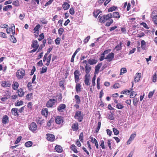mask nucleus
<instances>
[{
    "label": "nucleus",
    "instance_id": "8",
    "mask_svg": "<svg viewBox=\"0 0 157 157\" xmlns=\"http://www.w3.org/2000/svg\"><path fill=\"white\" fill-rule=\"evenodd\" d=\"M66 105L65 104H62L59 105L57 108V110L60 112H63L66 108Z\"/></svg>",
    "mask_w": 157,
    "mask_h": 157
},
{
    "label": "nucleus",
    "instance_id": "11",
    "mask_svg": "<svg viewBox=\"0 0 157 157\" xmlns=\"http://www.w3.org/2000/svg\"><path fill=\"white\" fill-rule=\"evenodd\" d=\"M9 122V117L6 115H4L2 117V122L3 124H6Z\"/></svg>",
    "mask_w": 157,
    "mask_h": 157
},
{
    "label": "nucleus",
    "instance_id": "34",
    "mask_svg": "<svg viewBox=\"0 0 157 157\" xmlns=\"http://www.w3.org/2000/svg\"><path fill=\"white\" fill-rule=\"evenodd\" d=\"M107 22L105 24V26H109L113 22V20L112 19H109L108 20H107Z\"/></svg>",
    "mask_w": 157,
    "mask_h": 157
},
{
    "label": "nucleus",
    "instance_id": "61",
    "mask_svg": "<svg viewBox=\"0 0 157 157\" xmlns=\"http://www.w3.org/2000/svg\"><path fill=\"white\" fill-rule=\"evenodd\" d=\"M108 118L110 120H113L114 119L113 115L112 113H111L109 115Z\"/></svg>",
    "mask_w": 157,
    "mask_h": 157
},
{
    "label": "nucleus",
    "instance_id": "63",
    "mask_svg": "<svg viewBox=\"0 0 157 157\" xmlns=\"http://www.w3.org/2000/svg\"><path fill=\"white\" fill-rule=\"evenodd\" d=\"M70 13L72 15H73L75 13L74 9L73 8H71L69 10Z\"/></svg>",
    "mask_w": 157,
    "mask_h": 157
},
{
    "label": "nucleus",
    "instance_id": "36",
    "mask_svg": "<svg viewBox=\"0 0 157 157\" xmlns=\"http://www.w3.org/2000/svg\"><path fill=\"white\" fill-rule=\"evenodd\" d=\"M124 106L121 103H117L116 105V108L119 109H122L123 108Z\"/></svg>",
    "mask_w": 157,
    "mask_h": 157
},
{
    "label": "nucleus",
    "instance_id": "4",
    "mask_svg": "<svg viewBox=\"0 0 157 157\" xmlns=\"http://www.w3.org/2000/svg\"><path fill=\"white\" fill-rule=\"evenodd\" d=\"M29 128L33 132H35L37 130V126L35 122L31 123L29 125Z\"/></svg>",
    "mask_w": 157,
    "mask_h": 157
},
{
    "label": "nucleus",
    "instance_id": "10",
    "mask_svg": "<svg viewBox=\"0 0 157 157\" xmlns=\"http://www.w3.org/2000/svg\"><path fill=\"white\" fill-rule=\"evenodd\" d=\"M46 136L47 139L49 141H53L55 139V136L52 134H47Z\"/></svg>",
    "mask_w": 157,
    "mask_h": 157
},
{
    "label": "nucleus",
    "instance_id": "18",
    "mask_svg": "<svg viewBox=\"0 0 157 157\" xmlns=\"http://www.w3.org/2000/svg\"><path fill=\"white\" fill-rule=\"evenodd\" d=\"M15 29V26L14 24H12L11 27L7 28L6 29L7 33L8 34H10Z\"/></svg>",
    "mask_w": 157,
    "mask_h": 157
},
{
    "label": "nucleus",
    "instance_id": "59",
    "mask_svg": "<svg viewBox=\"0 0 157 157\" xmlns=\"http://www.w3.org/2000/svg\"><path fill=\"white\" fill-rule=\"evenodd\" d=\"M53 0H50L49 1L46 3L45 6H46L50 5L53 2Z\"/></svg>",
    "mask_w": 157,
    "mask_h": 157
},
{
    "label": "nucleus",
    "instance_id": "52",
    "mask_svg": "<svg viewBox=\"0 0 157 157\" xmlns=\"http://www.w3.org/2000/svg\"><path fill=\"white\" fill-rule=\"evenodd\" d=\"M83 133L82 132L80 134L79 136V139L82 142L83 140Z\"/></svg>",
    "mask_w": 157,
    "mask_h": 157
},
{
    "label": "nucleus",
    "instance_id": "60",
    "mask_svg": "<svg viewBox=\"0 0 157 157\" xmlns=\"http://www.w3.org/2000/svg\"><path fill=\"white\" fill-rule=\"evenodd\" d=\"M154 93V91L150 92L148 94V97L149 98H151L153 96Z\"/></svg>",
    "mask_w": 157,
    "mask_h": 157
},
{
    "label": "nucleus",
    "instance_id": "22",
    "mask_svg": "<svg viewBox=\"0 0 157 157\" xmlns=\"http://www.w3.org/2000/svg\"><path fill=\"white\" fill-rule=\"evenodd\" d=\"M81 85L79 83H76L75 86V90L78 93L80 92L81 91Z\"/></svg>",
    "mask_w": 157,
    "mask_h": 157
},
{
    "label": "nucleus",
    "instance_id": "20",
    "mask_svg": "<svg viewBox=\"0 0 157 157\" xmlns=\"http://www.w3.org/2000/svg\"><path fill=\"white\" fill-rule=\"evenodd\" d=\"M80 50V48H78L75 51V52L74 53L73 55H72V57L71 58V62H74V58L75 57V55H76L77 53Z\"/></svg>",
    "mask_w": 157,
    "mask_h": 157
},
{
    "label": "nucleus",
    "instance_id": "62",
    "mask_svg": "<svg viewBox=\"0 0 157 157\" xmlns=\"http://www.w3.org/2000/svg\"><path fill=\"white\" fill-rule=\"evenodd\" d=\"M90 38V36H88L84 40V42L85 43H87L88 42Z\"/></svg>",
    "mask_w": 157,
    "mask_h": 157
},
{
    "label": "nucleus",
    "instance_id": "19",
    "mask_svg": "<svg viewBox=\"0 0 157 157\" xmlns=\"http://www.w3.org/2000/svg\"><path fill=\"white\" fill-rule=\"evenodd\" d=\"M55 149L56 151L59 153H61L63 151L62 147L60 146L57 145H56L55 147Z\"/></svg>",
    "mask_w": 157,
    "mask_h": 157
},
{
    "label": "nucleus",
    "instance_id": "14",
    "mask_svg": "<svg viewBox=\"0 0 157 157\" xmlns=\"http://www.w3.org/2000/svg\"><path fill=\"white\" fill-rule=\"evenodd\" d=\"M136 136V134L135 133H134L131 134L130 136V137L128 139V140L127 142V145H128L130 144V143H131L132 141L134 138H135Z\"/></svg>",
    "mask_w": 157,
    "mask_h": 157
},
{
    "label": "nucleus",
    "instance_id": "40",
    "mask_svg": "<svg viewBox=\"0 0 157 157\" xmlns=\"http://www.w3.org/2000/svg\"><path fill=\"white\" fill-rule=\"evenodd\" d=\"M127 72V70L125 68H121V72L120 74V75H122L123 74Z\"/></svg>",
    "mask_w": 157,
    "mask_h": 157
},
{
    "label": "nucleus",
    "instance_id": "24",
    "mask_svg": "<svg viewBox=\"0 0 157 157\" xmlns=\"http://www.w3.org/2000/svg\"><path fill=\"white\" fill-rule=\"evenodd\" d=\"M88 62L90 65H93L97 63V61L95 59L90 58L88 60Z\"/></svg>",
    "mask_w": 157,
    "mask_h": 157
},
{
    "label": "nucleus",
    "instance_id": "26",
    "mask_svg": "<svg viewBox=\"0 0 157 157\" xmlns=\"http://www.w3.org/2000/svg\"><path fill=\"white\" fill-rule=\"evenodd\" d=\"M18 94L19 97H22L24 94V92L22 89H19L17 90Z\"/></svg>",
    "mask_w": 157,
    "mask_h": 157
},
{
    "label": "nucleus",
    "instance_id": "1",
    "mask_svg": "<svg viewBox=\"0 0 157 157\" xmlns=\"http://www.w3.org/2000/svg\"><path fill=\"white\" fill-rule=\"evenodd\" d=\"M112 18V15L110 13L104 15L103 17L101 15H100L98 17L99 19V21L101 23H104L107 20L111 19Z\"/></svg>",
    "mask_w": 157,
    "mask_h": 157
},
{
    "label": "nucleus",
    "instance_id": "38",
    "mask_svg": "<svg viewBox=\"0 0 157 157\" xmlns=\"http://www.w3.org/2000/svg\"><path fill=\"white\" fill-rule=\"evenodd\" d=\"M52 57V55L50 54L48 57V58L47 60V63L45 64V65L48 66L49 64L50 61L51 60Z\"/></svg>",
    "mask_w": 157,
    "mask_h": 157
},
{
    "label": "nucleus",
    "instance_id": "57",
    "mask_svg": "<svg viewBox=\"0 0 157 157\" xmlns=\"http://www.w3.org/2000/svg\"><path fill=\"white\" fill-rule=\"evenodd\" d=\"M141 25H142L144 27L147 29H149V27L145 23L142 22L141 24Z\"/></svg>",
    "mask_w": 157,
    "mask_h": 157
},
{
    "label": "nucleus",
    "instance_id": "46",
    "mask_svg": "<svg viewBox=\"0 0 157 157\" xmlns=\"http://www.w3.org/2000/svg\"><path fill=\"white\" fill-rule=\"evenodd\" d=\"M127 91H128V93H129L131 91L129 90H124L122 91L121 92V94H126V95H128V94L127 93Z\"/></svg>",
    "mask_w": 157,
    "mask_h": 157
},
{
    "label": "nucleus",
    "instance_id": "55",
    "mask_svg": "<svg viewBox=\"0 0 157 157\" xmlns=\"http://www.w3.org/2000/svg\"><path fill=\"white\" fill-rule=\"evenodd\" d=\"M153 19L154 23L157 24V16H154L153 17Z\"/></svg>",
    "mask_w": 157,
    "mask_h": 157
},
{
    "label": "nucleus",
    "instance_id": "25",
    "mask_svg": "<svg viewBox=\"0 0 157 157\" xmlns=\"http://www.w3.org/2000/svg\"><path fill=\"white\" fill-rule=\"evenodd\" d=\"M63 8L64 10L68 9L70 7V5L67 2H64L62 5Z\"/></svg>",
    "mask_w": 157,
    "mask_h": 157
},
{
    "label": "nucleus",
    "instance_id": "2",
    "mask_svg": "<svg viewBox=\"0 0 157 157\" xmlns=\"http://www.w3.org/2000/svg\"><path fill=\"white\" fill-rule=\"evenodd\" d=\"M57 103L56 99L52 98L50 99L47 102L46 106L47 107L51 108L54 106Z\"/></svg>",
    "mask_w": 157,
    "mask_h": 157
},
{
    "label": "nucleus",
    "instance_id": "29",
    "mask_svg": "<svg viewBox=\"0 0 157 157\" xmlns=\"http://www.w3.org/2000/svg\"><path fill=\"white\" fill-rule=\"evenodd\" d=\"M85 72L87 74L89 73L91 70V67L87 64H86L85 66Z\"/></svg>",
    "mask_w": 157,
    "mask_h": 157
},
{
    "label": "nucleus",
    "instance_id": "41",
    "mask_svg": "<svg viewBox=\"0 0 157 157\" xmlns=\"http://www.w3.org/2000/svg\"><path fill=\"white\" fill-rule=\"evenodd\" d=\"M46 40H44L43 41V44L40 46V47L39 48V50H41L42 48L44 47L45 44V43H46Z\"/></svg>",
    "mask_w": 157,
    "mask_h": 157
},
{
    "label": "nucleus",
    "instance_id": "32",
    "mask_svg": "<svg viewBox=\"0 0 157 157\" xmlns=\"http://www.w3.org/2000/svg\"><path fill=\"white\" fill-rule=\"evenodd\" d=\"M12 8V6L10 5H8L4 6L3 9L4 10L6 11L8 10L11 9Z\"/></svg>",
    "mask_w": 157,
    "mask_h": 157
},
{
    "label": "nucleus",
    "instance_id": "49",
    "mask_svg": "<svg viewBox=\"0 0 157 157\" xmlns=\"http://www.w3.org/2000/svg\"><path fill=\"white\" fill-rule=\"evenodd\" d=\"M44 37V34L42 33L39 35V37L38 38V40L39 41H40L41 40L43 39Z\"/></svg>",
    "mask_w": 157,
    "mask_h": 157
},
{
    "label": "nucleus",
    "instance_id": "44",
    "mask_svg": "<svg viewBox=\"0 0 157 157\" xmlns=\"http://www.w3.org/2000/svg\"><path fill=\"white\" fill-rule=\"evenodd\" d=\"M157 78V76L156 73H155L152 78V81L154 82H155L156 81Z\"/></svg>",
    "mask_w": 157,
    "mask_h": 157
},
{
    "label": "nucleus",
    "instance_id": "9",
    "mask_svg": "<svg viewBox=\"0 0 157 157\" xmlns=\"http://www.w3.org/2000/svg\"><path fill=\"white\" fill-rule=\"evenodd\" d=\"M56 122L58 124H60L63 122V118L61 116H57L55 119Z\"/></svg>",
    "mask_w": 157,
    "mask_h": 157
},
{
    "label": "nucleus",
    "instance_id": "5",
    "mask_svg": "<svg viewBox=\"0 0 157 157\" xmlns=\"http://www.w3.org/2000/svg\"><path fill=\"white\" fill-rule=\"evenodd\" d=\"M75 117L76 119H77L79 122H81L82 121L83 117L81 116V112L80 111H78L76 112Z\"/></svg>",
    "mask_w": 157,
    "mask_h": 157
},
{
    "label": "nucleus",
    "instance_id": "7",
    "mask_svg": "<svg viewBox=\"0 0 157 157\" xmlns=\"http://www.w3.org/2000/svg\"><path fill=\"white\" fill-rule=\"evenodd\" d=\"M114 56V53L111 52L109 53L107 56L105 57V59H107V61L109 62L111 61L113 59Z\"/></svg>",
    "mask_w": 157,
    "mask_h": 157
},
{
    "label": "nucleus",
    "instance_id": "13",
    "mask_svg": "<svg viewBox=\"0 0 157 157\" xmlns=\"http://www.w3.org/2000/svg\"><path fill=\"white\" fill-rule=\"evenodd\" d=\"M11 85V83L9 81H2L1 84L2 86L4 87H9Z\"/></svg>",
    "mask_w": 157,
    "mask_h": 157
},
{
    "label": "nucleus",
    "instance_id": "23",
    "mask_svg": "<svg viewBox=\"0 0 157 157\" xmlns=\"http://www.w3.org/2000/svg\"><path fill=\"white\" fill-rule=\"evenodd\" d=\"M19 84L17 82H13L12 85V87L13 89L14 90H16L18 88Z\"/></svg>",
    "mask_w": 157,
    "mask_h": 157
},
{
    "label": "nucleus",
    "instance_id": "21",
    "mask_svg": "<svg viewBox=\"0 0 157 157\" xmlns=\"http://www.w3.org/2000/svg\"><path fill=\"white\" fill-rule=\"evenodd\" d=\"M48 110L47 108L44 109H42L41 113L45 117H47L48 116Z\"/></svg>",
    "mask_w": 157,
    "mask_h": 157
},
{
    "label": "nucleus",
    "instance_id": "37",
    "mask_svg": "<svg viewBox=\"0 0 157 157\" xmlns=\"http://www.w3.org/2000/svg\"><path fill=\"white\" fill-rule=\"evenodd\" d=\"M23 104V101H20L17 102H16L14 104V105L15 106H20L22 105Z\"/></svg>",
    "mask_w": 157,
    "mask_h": 157
},
{
    "label": "nucleus",
    "instance_id": "35",
    "mask_svg": "<svg viewBox=\"0 0 157 157\" xmlns=\"http://www.w3.org/2000/svg\"><path fill=\"white\" fill-rule=\"evenodd\" d=\"M75 99H76V103L77 104H79L81 101L80 99V97L79 96L77 95H76L75 96Z\"/></svg>",
    "mask_w": 157,
    "mask_h": 157
},
{
    "label": "nucleus",
    "instance_id": "53",
    "mask_svg": "<svg viewBox=\"0 0 157 157\" xmlns=\"http://www.w3.org/2000/svg\"><path fill=\"white\" fill-rule=\"evenodd\" d=\"M60 41V39L59 38H57L55 40V42L56 44H59Z\"/></svg>",
    "mask_w": 157,
    "mask_h": 157
},
{
    "label": "nucleus",
    "instance_id": "3",
    "mask_svg": "<svg viewBox=\"0 0 157 157\" xmlns=\"http://www.w3.org/2000/svg\"><path fill=\"white\" fill-rule=\"evenodd\" d=\"M25 71L24 70L21 69L17 71L16 73V76L19 79H22L25 75Z\"/></svg>",
    "mask_w": 157,
    "mask_h": 157
},
{
    "label": "nucleus",
    "instance_id": "33",
    "mask_svg": "<svg viewBox=\"0 0 157 157\" xmlns=\"http://www.w3.org/2000/svg\"><path fill=\"white\" fill-rule=\"evenodd\" d=\"M71 149L75 153H77L78 152L76 147L74 144H72L71 146Z\"/></svg>",
    "mask_w": 157,
    "mask_h": 157
},
{
    "label": "nucleus",
    "instance_id": "6",
    "mask_svg": "<svg viewBox=\"0 0 157 157\" xmlns=\"http://www.w3.org/2000/svg\"><path fill=\"white\" fill-rule=\"evenodd\" d=\"M11 97V94L9 92H7V93H6V95L4 96L2 98H1L0 99L2 101L5 102L6 101V100L10 98Z\"/></svg>",
    "mask_w": 157,
    "mask_h": 157
},
{
    "label": "nucleus",
    "instance_id": "54",
    "mask_svg": "<svg viewBox=\"0 0 157 157\" xmlns=\"http://www.w3.org/2000/svg\"><path fill=\"white\" fill-rule=\"evenodd\" d=\"M41 22L43 24H46L48 21L45 18H42L40 20Z\"/></svg>",
    "mask_w": 157,
    "mask_h": 157
},
{
    "label": "nucleus",
    "instance_id": "39",
    "mask_svg": "<svg viewBox=\"0 0 157 157\" xmlns=\"http://www.w3.org/2000/svg\"><path fill=\"white\" fill-rule=\"evenodd\" d=\"M33 143L31 141H28L25 144V146L27 147H29L32 146Z\"/></svg>",
    "mask_w": 157,
    "mask_h": 157
},
{
    "label": "nucleus",
    "instance_id": "42",
    "mask_svg": "<svg viewBox=\"0 0 157 157\" xmlns=\"http://www.w3.org/2000/svg\"><path fill=\"white\" fill-rule=\"evenodd\" d=\"M139 99L137 98H134L133 100V102L134 105L136 106Z\"/></svg>",
    "mask_w": 157,
    "mask_h": 157
},
{
    "label": "nucleus",
    "instance_id": "51",
    "mask_svg": "<svg viewBox=\"0 0 157 157\" xmlns=\"http://www.w3.org/2000/svg\"><path fill=\"white\" fill-rule=\"evenodd\" d=\"M117 8V7L115 6H113L112 7H110L108 9V12H112L114 10H115Z\"/></svg>",
    "mask_w": 157,
    "mask_h": 157
},
{
    "label": "nucleus",
    "instance_id": "16",
    "mask_svg": "<svg viewBox=\"0 0 157 157\" xmlns=\"http://www.w3.org/2000/svg\"><path fill=\"white\" fill-rule=\"evenodd\" d=\"M18 109L16 108H13L11 109V113L12 114L15 116H18Z\"/></svg>",
    "mask_w": 157,
    "mask_h": 157
},
{
    "label": "nucleus",
    "instance_id": "50",
    "mask_svg": "<svg viewBox=\"0 0 157 157\" xmlns=\"http://www.w3.org/2000/svg\"><path fill=\"white\" fill-rule=\"evenodd\" d=\"M96 79V76L95 75H94V76L93 77L92 80V85L93 86H94L95 85V81Z\"/></svg>",
    "mask_w": 157,
    "mask_h": 157
},
{
    "label": "nucleus",
    "instance_id": "27",
    "mask_svg": "<svg viewBox=\"0 0 157 157\" xmlns=\"http://www.w3.org/2000/svg\"><path fill=\"white\" fill-rule=\"evenodd\" d=\"M102 63H101L98 64L97 65L96 67L95 72L96 74H98L99 72V70L101 66H102Z\"/></svg>",
    "mask_w": 157,
    "mask_h": 157
},
{
    "label": "nucleus",
    "instance_id": "43",
    "mask_svg": "<svg viewBox=\"0 0 157 157\" xmlns=\"http://www.w3.org/2000/svg\"><path fill=\"white\" fill-rule=\"evenodd\" d=\"M47 70V67L44 66L42 68V71H40V74H42L45 72Z\"/></svg>",
    "mask_w": 157,
    "mask_h": 157
},
{
    "label": "nucleus",
    "instance_id": "15",
    "mask_svg": "<svg viewBox=\"0 0 157 157\" xmlns=\"http://www.w3.org/2000/svg\"><path fill=\"white\" fill-rule=\"evenodd\" d=\"M31 47L33 48H38L39 47V44L38 41L36 40H33L32 42Z\"/></svg>",
    "mask_w": 157,
    "mask_h": 157
},
{
    "label": "nucleus",
    "instance_id": "56",
    "mask_svg": "<svg viewBox=\"0 0 157 157\" xmlns=\"http://www.w3.org/2000/svg\"><path fill=\"white\" fill-rule=\"evenodd\" d=\"M113 131L114 134L116 135H118L119 133V131L116 128H113Z\"/></svg>",
    "mask_w": 157,
    "mask_h": 157
},
{
    "label": "nucleus",
    "instance_id": "64",
    "mask_svg": "<svg viewBox=\"0 0 157 157\" xmlns=\"http://www.w3.org/2000/svg\"><path fill=\"white\" fill-rule=\"evenodd\" d=\"M25 14L24 13L20 14L19 16V18L21 20H22L25 17Z\"/></svg>",
    "mask_w": 157,
    "mask_h": 157
},
{
    "label": "nucleus",
    "instance_id": "30",
    "mask_svg": "<svg viewBox=\"0 0 157 157\" xmlns=\"http://www.w3.org/2000/svg\"><path fill=\"white\" fill-rule=\"evenodd\" d=\"M72 128L74 131H77L78 129V123H75L72 126Z\"/></svg>",
    "mask_w": 157,
    "mask_h": 157
},
{
    "label": "nucleus",
    "instance_id": "45",
    "mask_svg": "<svg viewBox=\"0 0 157 157\" xmlns=\"http://www.w3.org/2000/svg\"><path fill=\"white\" fill-rule=\"evenodd\" d=\"M121 43L119 45H117L115 48V49H116L117 51H118L121 49Z\"/></svg>",
    "mask_w": 157,
    "mask_h": 157
},
{
    "label": "nucleus",
    "instance_id": "47",
    "mask_svg": "<svg viewBox=\"0 0 157 157\" xmlns=\"http://www.w3.org/2000/svg\"><path fill=\"white\" fill-rule=\"evenodd\" d=\"M64 31L63 29L62 28H60L58 30L59 35L60 36Z\"/></svg>",
    "mask_w": 157,
    "mask_h": 157
},
{
    "label": "nucleus",
    "instance_id": "58",
    "mask_svg": "<svg viewBox=\"0 0 157 157\" xmlns=\"http://www.w3.org/2000/svg\"><path fill=\"white\" fill-rule=\"evenodd\" d=\"M100 146H101L102 149H104L105 148V147L104 145V142L103 140H102L101 142V144L100 145Z\"/></svg>",
    "mask_w": 157,
    "mask_h": 157
},
{
    "label": "nucleus",
    "instance_id": "12",
    "mask_svg": "<svg viewBox=\"0 0 157 157\" xmlns=\"http://www.w3.org/2000/svg\"><path fill=\"white\" fill-rule=\"evenodd\" d=\"M90 78V76L88 75H86L85 76L84 82L86 85L89 86L90 84L89 80Z\"/></svg>",
    "mask_w": 157,
    "mask_h": 157
},
{
    "label": "nucleus",
    "instance_id": "31",
    "mask_svg": "<svg viewBox=\"0 0 157 157\" xmlns=\"http://www.w3.org/2000/svg\"><path fill=\"white\" fill-rule=\"evenodd\" d=\"M112 16H113V17L114 18H116L119 19L120 17V15L118 12H114L113 13V14H112Z\"/></svg>",
    "mask_w": 157,
    "mask_h": 157
},
{
    "label": "nucleus",
    "instance_id": "17",
    "mask_svg": "<svg viewBox=\"0 0 157 157\" xmlns=\"http://www.w3.org/2000/svg\"><path fill=\"white\" fill-rule=\"evenodd\" d=\"M141 76V73H137L136 74L134 79V81L135 82H137L140 80Z\"/></svg>",
    "mask_w": 157,
    "mask_h": 157
},
{
    "label": "nucleus",
    "instance_id": "48",
    "mask_svg": "<svg viewBox=\"0 0 157 157\" xmlns=\"http://www.w3.org/2000/svg\"><path fill=\"white\" fill-rule=\"evenodd\" d=\"M40 27V25L38 24L36 26V27L34 29V30L35 32L39 31V29Z\"/></svg>",
    "mask_w": 157,
    "mask_h": 157
},
{
    "label": "nucleus",
    "instance_id": "28",
    "mask_svg": "<svg viewBox=\"0 0 157 157\" xmlns=\"http://www.w3.org/2000/svg\"><path fill=\"white\" fill-rule=\"evenodd\" d=\"M141 47L144 50L145 49L146 47V42L144 40H142L141 42Z\"/></svg>",
    "mask_w": 157,
    "mask_h": 157
}]
</instances>
